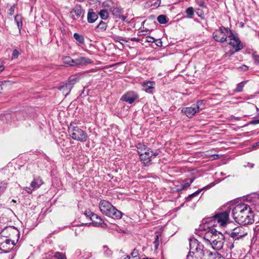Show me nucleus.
Returning a JSON list of instances; mask_svg holds the SVG:
<instances>
[{
	"label": "nucleus",
	"mask_w": 259,
	"mask_h": 259,
	"mask_svg": "<svg viewBox=\"0 0 259 259\" xmlns=\"http://www.w3.org/2000/svg\"><path fill=\"white\" fill-rule=\"evenodd\" d=\"M122 19H123V20H124L125 19V17L124 16H122Z\"/></svg>",
	"instance_id": "338daca9"
},
{
	"label": "nucleus",
	"mask_w": 259,
	"mask_h": 259,
	"mask_svg": "<svg viewBox=\"0 0 259 259\" xmlns=\"http://www.w3.org/2000/svg\"><path fill=\"white\" fill-rule=\"evenodd\" d=\"M210 188V186H209L208 185V186L204 187L202 189H199L198 190L196 191L194 193L189 195L187 197V198H186V200L188 201H191L192 200V198H193L194 197H195V196H197V195H198V194L202 191V190L205 189H207V188Z\"/></svg>",
	"instance_id": "c85d7f7f"
},
{
	"label": "nucleus",
	"mask_w": 259,
	"mask_h": 259,
	"mask_svg": "<svg viewBox=\"0 0 259 259\" xmlns=\"http://www.w3.org/2000/svg\"><path fill=\"white\" fill-rule=\"evenodd\" d=\"M230 211L226 210L225 211L218 213L212 217L205 218L202 220L203 224L199 226V229L200 230H205L206 225L212 226L214 225L215 222L220 224L221 226L226 225L229 220Z\"/></svg>",
	"instance_id": "f03ea898"
},
{
	"label": "nucleus",
	"mask_w": 259,
	"mask_h": 259,
	"mask_svg": "<svg viewBox=\"0 0 259 259\" xmlns=\"http://www.w3.org/2000/svg\"><path fill=\"white\" fill-rule=\"evenodd\" d=\"M212 226H205L206 230L208 231L205 233L203 238L209 243L218 241L219 239H225L224 235L220 232L217 231L215 229L211 228Z\"/></svg>",
	"instance_id": "39448f33"
},
{
	"label": "nucleus",
	"mask_w": 259,
	"mask_h": 259,
	"mask_svg": "<svg viewBox=\"0 0 259 259\" xmlns=\"http://www.w3.org/2000/svg\"><path fill=\"white\" fill-rule=\"evenodd\" d=\"M68 132L73 140L80 142H85L88 138L87 133L79 128L75 122L70 123Z\"/></svg>",
	"instance_id": "20e7f679"
},
{
	"label": "nucleus",
	"mask_w": 259,
	"mask_h": 259,
	"mask_svg": "<svg viewBox=\"0 0 259 259\" xmlns=\"http://www.w3.org/2000/svg\"><path fill=\"white\" fill-rule=\"evenodd\" d=\"M7 186V183L6 182L4 181L0 183V195L4 192Z\"/></svg>",
	"instance_id": "4c0bfd02"
},
{
	"label": "nucleus",
	"mask_w": 259,
	"mask_h": 259,
	"mask_svg": "<svg viewBox=\"0 0 259 259\" xmlns=\"http://www.w3.org/2000/svg\"><path fill=\"white\" fill-rule=\"evenodd\" d=\"M14 11H15V7H14V6H13L11 7L10 8V9L8 10V14L10 16H12L14 13Z\"/></svg>",
	"instance_id": "de8ad7c7"
},
{
	"label": "nucleus",
	"mask_w": 259,
	"mask_h": 259,
	"mask_svg": "<svg viewBox=\"0 0 259 259\" xmlns=\"http://www.w3.org/2000/svg\"><path fill=\"white\" fill-rule=\"evenodd\" d=\"M130 256H128V255L126 256L124 258V259H130Z\"/></svg>",
	"instance_id": "69168bd1"
},
{
	"label": "nucleus",
	"mask_w": 259,
	"mask_h": 259,
	"mask_svg": "<svg viewBox=\"0 0 259 259\" xmlns=\"http://www.w3.org/2000/svg\"><path fill=\"white\" fill-rule=\"evenodd\" d=\"M20 55V53L19 52L16 50V49H15L13 52V53H12V59H17L18 56H19Z\"/></svg>",
	"instance_id": "c03bdc74"
},
{
	"label": "nucleus",
	"mask_w": 259,
	"mask_h": 259,
	"mask_svg": "<svg viewBox=\"0 0 259 259\" xmlns=\"http://www.w3.org/2000/svg\"><path fill=\"white\" fill-rule=\"evenodd\" d=\"M84 13V11L80 5H76L71 11L70 16L73 20H77L80 18V20L83 21L82 19Z\"/></svg>",
	"instance_id": "ddd939ff"
},
{
	"label": "nucleus",
	"mask_w": 259,
	"mask_h": 259,
	"mask_svg": "<svg viewBox=\"0 0 259 259\" xmlns=\"http://www.w3.org/2000/svg\"><path fill=\"white\" fill-rule=\"evenodd\" d=\"M257 146H259V142H258V143H256L254 144L253 145V147H256Z\"/></svg>",
	"instance_id": "0e129e2a"
},
{
	"label": "nucleus",
	"mask_w": 259,
	"mask_h": 259,
	"mask_svg": "<svg viewBox=\"0 0 259 259\" xmlns=\"http://www.w3.org/2000/svg\"><path fill=\"white\" fill-rule=\"evenodd\" d=\"M252 57L254 62L257 64H259V56L255 53H253L252 55Z\"/></svg>",
	"instance_id": "49530a36"
},
{
	"label": "nucleus",
	"mask_w": 259,
	"mask_h": 259,
	"mask_svg": "<svg viewBox=\"0 0 259 259\" xmlns=\"http://www.w3.org/2000/svg\"><path fill=\"white\" fill-rule=\"evenodd\" d=\"M75 254L76 256H79L81 254V250L79 249L76 250Z\"/></svg>",
	"instance_id": "13d9d810"
},
{
	"label": "nucleus",
	"mask_w": 259,
	"mask_h": 259,
	"mask_svg": "<svg viewBox=\"0 0 259 259\" xmlns=\"http://www.w3.org/2000/svg\"><path fill=\"white\" fill-rule=\"evenodd\" d=\"M77 77H76L75 76H72L69 78L67 82L68 83H72V87H73V85L74 84V83L77 81Z\"/></svg>",
	"instance_id": "58836bf2"
},
{
	"label": "nucleus",
	"mask_w": 259,
	"mask_h": 259,
	"mask_svg": "<svg viewBox=\"0 0 259 259\" xmlns=\"http://www.w3.org/2000/svg\"><path fill=\"white\" fill-rule=\"evenodd\" d=\"M91 220L93 221V223L97 226H100L103 223V221L101 217L95 213L93 214L91 216Z\"/></svg>",
	"instance_id": "5701e85b"
},
{
	"label": "nucleus",
	"mask_w": 259,
	"mask_h": 259,
	"mask_svg": "<svg viewBox=\"0 0 259 259\" xmlns=\"http://www.w3.org/2000/svg\"><path fill=\"white\" fill-rule=\"evenodd\" d=\"M245 83H246V81H242V82L238 83L237 85L236 89H235V91L237 92L242 91Z\"/></svg>",
	"instance_id": "e433bc0d"
},
{
	"label": "nucleus",
	"mask_w": 259,
	"mask_h": 259,
	"mask_svg": "<svg viewBox=\"0 0 259 259\" xmlns=\"http://www.w3.org/2000/svg\"><path fill=\"white\" fill-rule=\"evenodd\" d=\"M15 21L17 24L19 32H20L22 27V17L21 15L18 14L16 15L15 17Z\"/></svg>",
	"instance_id": "a878e982"
},
{
	"label": "nucleus",
	"mask_w": 259,
	"mask_h": 259,
	"mask_svg": "<svg viewBox=\"0 0 259 259\" xmlns=\"http://www.w3.org/2000/svg\"><path fill=\"white\" fill-rule=\"evenodd\" d=\"M64 64L70 66H74V60L71 58L70 57H65L63 59Z\"/></svg>",
	"instance_id": "c756f323"
},
{
	"label": "nucleus",
	"mask_w": 259,
	"mask_h": 259,
	"mask_svg": "<svg viewBox=\"0 0 259 259\" xmlns=\"http://www.w3.org/2000/svg\"><path fill=\"white\" fill-rule=\"evenodd\" d=\"M198 111L202 110L204 108L205 104L203 100L198 101L196 104H194Z\"/></svg>",
	"instance_id": "f704fd0d"
},
{
	"label": "nucleus",
	"mask_w": 259,
	"mask_h": 259,
	"mask_svg": "<svg viewBox=\"0 0 259 259\" xmlns=\"http://www.w3.org/2000/svg\"><path fill=\"white\" fill-rule=\"evenodd\" d=\"M102 253L106 257H109L112 255V251L107 246H103L102 247Z\"/></svg>",
	"instance_id": "7c9ffc66"
},
{
	"label": "nucleus",
	"mask_w": 259,
	"mask_h": 259,
	"mask_svg": "<svg viewBox=\"0 0 259 259\" xmlns=\"http://www.w3.org/2000/svg\"><path fill=\"white\" fill-rule=\"evenodd\" d=\"M158 154V152H153L152 151L150 150L149 151L144 152L143 154H141L140 157L141 160L143 162L145 166H149L151 164V162L152 157H156Z\"/></svg>",
	"instance_id": "f8f14e48"
},
{
	"label": "nucleus",
	"mask_w": 259,
	"mask_h": 259,
	"mask_svg": "<svg viewBox=\"0 0 259 259\" xmlns=\"http://www.w3.org/2000/svg\"><path fill=\"white\" fill-rule=\"evenodd\" d=\"M185 13L186 14V17L191 19L193 17L194 12V9L192 7H189L187 8L186 11Z\"/></svg>",
	"instance_id": "2f4dec72"
},
{
	"label": "nucleus",
	"mask_w": 259,
	"mask_h": 259,
	"mask_svg": "<svg viewBox=\"0 0 259 259\" xmlns=\"http://www.w3.org/2000/svg\"><path fill=\"white\" fill-rule=\"evenodd\" d=\"M190 251L188 255L196 256L198 252H201L205 248L204 245L195 238H190L189 240Z\"/></svg>",
	"instance_id": "0eeeda50"
},
{
	"label": "nucleus",
	"mask_w": 259,
	"mask_h": 259,
	"mask_svg": "<svg viewBox=\"0 0 259 259\" xmlns=\"http://www.w3.org/2000/svg\"><path fill=\"white\" fill-rule=\"evenodd\" d=\"M25 190L28 193H31L32 192L33 189L32 188L30 187H25Z\"/></svg>",
	"instance_id": "864d4df0"
},
{
	"label": "nucleus",
	"mask_w": 259,
	"mask_h": 259,
	"mask_svg": "<svg viewBox=\"0 0 259 259\" xmlns=\"http://www.w3.org/2000/svg\"><path fill=\"white\" fill-rule=\"evenodd\" d=\"M138 98V96L136 93L128 92L121 97V100L129 104H132Z\"/></svg>",
	"instance_id": "2eb2a0df"
},
{
	"label": "nucleus",
	"mask_w": 259,
	"mask_h": 259,
	"mask_svg": "<svg viewBox=\"0 0 259 259\" xmlns=\"http://www.w3.org/2000/svg\"><path fill=\"white\" fill-rule=\"evenodd\" d=\"M182 112L184 113L188 117L192 118L196 113L198 112L194 104L191 107L183 108Z\"/></svg>",
	"instance_id": "dca6fc26"
},
{
	"label": "nucleus",
	"mask_w": 259,
	"mask_h": 259,
	"mask_svg": "<svg viewBox=\"0 0 259 259\" xmlns=\"http://www.w3.org/2000/svg\"><path fill=\"white\" fill-rule=\"evenodd\" d=\"M195 2L196 4L201 8H205L206 6L205 5V3L204 1L201 0H195Z\"/></svg>",
	"instance_id": "a19ab883"
},
{
	"label": "nucleus",
	"mask_w": 259,
	"mask_h": 259,
	"mask_svg": "<svg viewBox=\"0 0 259 259\" xmlns=\"http://www.w3.org/2000/svg\"><path fill=\"white\" fill-rule=\"evenodd\" d=\"M196 13L198 17H200L202 19H204V15L203 12L200 10V9H196Z\"/></svg>",
	"instance_id": "ea45409f"
},
{
	"label": "nucleus",
	"mask_w": 259,
	"mask_h": 259,
	"mask_svg": "<svg viewBox=\"0 0 259 259\" xmlns=\"http://www.w3.org/2000/svg\"><path fill=\"white\" fill-rule=\"evenodd\" d=\"M240 69L241 70L245 71L248 70V67L246 65H243L240 67Z\"/></svg>",
	"instance_id": "5fc2aeb1"
},
{
	"label": "nucleus",
	"mask_w": 259,
	"mask_h": 259,
	"mask_svg": "<svg viewBox=\"0 0 259 259\" xmlns=\"http://www.w3.org/2000/svg\"><path fill=\"white\" fill-rule=\"evenodd\" d=\"M154 244H155V247L156 249H157L159 246V239L158 236L156 235L155 241H154Z\"/></svg>",
	"instance_id": "8fccbe9b"
},
{
	"label": "nucleus",
	"mask_w": 259,
	"mask_h": 259,
	"mask_svg": "<svg viewBox=\"0 0 259 259\" xmlns=\"http://www.w3.org/2000/svg\"><path fill=\"white\" fill-rule=\"evenodd\" d=\"M232 36V31L228 28L221 26L219 30H215L213 33V37L215 41L221 42L227 40V38Z\"/></svg>",
	"instance_id": "423d86ee"
},
{
	"label": "nucleus",
	"mask_w": 259,
	"mask_h": 259,
	"mask_svg": "<svg viewBox=\"0 0 259 259\" xmlns=\"http://www.w3.org/2000/svg\"><path fill=\"white\" fill-rule=\"evenodd\" d=\"M131 255L133 258L140 257L139 251L136 248L134 249L131 253Z\"/></svg>",
	"instance_id": "79ce46f5"
},
{
	"label": "nucleus",
	"mask_w": 259,
	"mask_h": 259,
	"mask_svg": "<svg viewBox=\"0 0 259 259\" xmlns=\"http://www.w3.org/2000/svg\"><path fill=\"white\" fill-rule=\"evenodd\" d=\"M230 41L229 44L231 45L235 51L231 52V55H233L235 52H237L243 48V46L241 44V41L237 36H236L232 32V36L229 37Z\"/></svg>",
	"instance_id": "9b49d317"
},
{
	"label": "nucleus",
	"mask_w": 259,
	"mask_h": 259,
	"mask_svg": "<svg viewBox=\"0 0 259 259\" xmlns=\"http://www.w3.org/2000/svg\"><path fill=\"white\" fill-rule=\"evenodd\" d=\"M251 124H256L259 123V119L253 120L250 122Z\"/></svg>",
	"instance_id": "4d7b16f0"
},
{
	"label": "nucleus",
	"mask_w": 259,
	"mask_h": 259,
	"mask_svg": "<svg viewBox=\"0 0 259 259\" xmlns=\"http://www.w3.org/2000/svg\"><path fill=\"white\" fill-rule=\"evenodd\" d=\"M131 40L132 41H139V39L138 38H136V37H132L131 38Z\"/></svg>",
	"instance_id": "052dcab7"
},
{
	"label": "nucleus",
	"mask_w": 259,
	"mask_h": 259,
	"mask_svg": "<svg viewBox=\"0 0 259 259\" xmlns=\"http://www.w3.org/2000/svg\"><path fill=\"white\" fill-rule=\"evenodd\" d=\"M138 152L139 155H141V154H143L144 152L149 151L151 150L150 148L147 147L145 145L142 144H139L137 146Z\"/></svg>",
	"instance_id": "bb28decb"
},
{
	"label": "nucleus",
	"mask_w": 259,
	"mask_h": 259,
	"mask_svg": "<svg viewBox=\"0 0 259 259\" xmlns=\"http://www.w3.org/2000/svg\"><path fill=\"white\" fill-rule=\"evenodd\" d=\"M99 208L103 214L109 217L114 219H119L122 217V212L105 200L100 202Z\"/></svg>",
	"instance_id": "7ed1b4c3"
},
{
	"label": "nucleus",
	"mask_w": 259,
	"mask_h": 259,
	"mask_svg": "<svg viewBox=\"0 0 259 259\" xmlns=\"http://www.w3.org/2000/svg\"><path fill=\"white\" fill-rule=\"evenodd\" d=\"M99 15L102 19L104 20L107 19L109 17V14L106 10H101L99 12Z\"/></svg>",
	"instance_id": "c9c22d12"
},
{
	"label": "nucleus",
	"mask_w": 259,
	"mask_h": 259,
	"mask_svg": "<svg viewBox=\"0 0 259 259\" xmlns=\"http://www.w3.org/2000/svg\"><path fill=\"white\" fill-rule=\"evenodd\" d=\"M157 20L159 23L162 24H166L167 22L166 16L164 15H160L158 16Z\"/></svg>",
	"instance_id": "72a5a7b5"
},
{
	"label": "nucleus",
	"mask_w": 259,
	"mask_h": 259,
	"mask_svg": "<svg viewBox=\"0 0 259 259\" xmlns=\"http://www.w3.org/2000/svg\"><path fill=\"white\" fill-rule=\"evenodd\" d=\"M224 239H219L218 241H215L213 242L210 243L213 249L216 250H220L223 248L224 243Z\"/></svg>",
	"instance_id": "412c9836"
},
{
	"label": "nucleus",
	"mask_w": 259,
	"mask_h": 259,
	"mask_svg": "<svg viewBox=\"0 0 259 259\" xmlns=\"http://www.w3.org/2000/svg\"><path fill=\"white\" fill-rule=\"evenodd\" d=\"M155 82L152 81H149L143 84L144 90L147 93H151L152 89L154 88Z\"/></svg>",
	"instance_id": "4be33fe9"
},
{
	"label": "nucleus",
	"mask_w": 259,
	"mask_h": 259,
	"mask_svg": "<svg viewBox=\"0 0 259 259\" xmlns=\"http://www.w3.org/2000/svg\"><path fill=\"white\" fill-rule=\"evenodd\" d=\"M98 18V15L94 12L93 9H90L88 12L87 19L90 23L95 22Z\"/></svg>",
	"instance_id": "6ab92c4d"
},
{
	"label": "nucleus",
	"mask_w": 259,
	"mask_h": 259,
	"mask_svg": "<svg viewBox=\"0 0 259 259\" xmlns=\"http://www.w3.org/2000/svg\"><path fill=\"white\" fill-rule=\"evenodd\" d=\"M17 237V242L19 238V231L14 227L8 226L5 228L0 233V237L3 238H12Z\"/></svg>",
	"instance_id": "9d476101"
},
{
	"label": "nucleus",
	"mask_w": 259,
	"mask_h": 259,
	"mask_svg": "<svg viewBox=\"0 0 259 259\" xmlns=\"http://www.w3.org/2000/svg\"><path fill=\"white\" fill-rule=\"evenodd\" d=\"M92 63L91 59L81 57L74 60V66L77 65H84Z\"/></svg>",
	"instance_id": "a211bd4d"
},
{
	"label": "nucleus",
	"mask_w": 259,
	"mask_h": 259,
	"mask_svg": "<svg viewBox=\"0 0 259 259\" xmlns=\"http://www.w3.org/2000/svg\"><path fill=\"white\" fill-rule=\"evenodd\" d=\"M94 213L91 211L90 210H86L84 213V215H86L87 217H89L91 219V216Z\"/></svg>",
	"instance_id": "09e8293b"
},
{
	"label": "nucleus",
	"mask_w": 259,
	"mask_h": 259,
	"mask_svg": "<svg viewBox=\"0 0 259 259\" xmlns=\"http://www.w3.org/2000/svg\"><path fill=\"white\" fill-rule=\"evenodd\" d=\"M232 215L236 222L242 226L251 224L254 221L253 211L245 203L236 205L232 209Z\"/></svg>",
	"instance_id": "f257e3e1"
},
{
	"label": "nucleus",
	"mask_w": 259,
	"mask_h": 259,
	"mask_svg": "<svg viewBox=\"0 0 259 259\" xmlns=\"http://www.w3.org/2000/svg\"><path fill=\"white\" fill-rule=\"evenodd\" d=\"M16 242L12 238L0 237V250L4 252H10L16 245Z\"/></svg>",
	"instance_id": "1a4fd4ad"
},
{
	"label": "nucleus",
	"mask_w": 259,
	"mask_h": 259,
	"mask_svg": "<svg viewBox=\"0 0 259 259\" xmlns=\"http://www.w3.org/2000/svg\"><path fill=\"white\" fill-rule=\"evenodd\" d=\"M228 248L231 250L234 247V242H230L227 246Z\"/></svg>",
	"instance_id": "3c124183"
},
{
	"label": "nucleus",
	"mask_w": 259,
	"mask_h": 259,
	"mask_svg": "<svg viewBox=\"0 0 259 259\" xmlns=\"http://www.w3.org/2000/svg\"><path fill=\"white\" fill-rule=\"evenodd\" d=\"M219 253L217 252H211V255H210V257H209V259H215L217 257V254H218Z\"/></svg>",
	"instance_id": "603ef678"
},
{
	"label": "nucleus",
	"mask_w": 259,
	"mask_h": 259,
	"mask_svg": "<svg viewBox=\"0 0 259 259\" xmlns=\"http://www.w3.org/2000/svg\"><path fill=\"white\" fill-rule=\"evenodd\" d=\"M107 25L106 23L103 21H101L99 24L97 25L96 28V31L97 32H103L106 30Z\"/></svg>",
	"instance_id": "cd10ccee"
},
{
	"label": "nucleus",
	"mask_w": 259,
	"mask_h": 259,
	"mask_svg": "<svg viewBox=\"0 0 259 259\" xmlns=\"http://www.w3.org/2000/svg\"><path fill=\"white\" fill-rule=\"evenodd\" d=\"M155 39L150 36H147L146 37V41L148 42H154L155 41Z\"/></svg>",
	"instance_id": "a18cd8bd"
},
{
	"label": "nucleus",
	"mask_w": 259,
	"mask_h": 259,
	"mask_svg": "<svg viewBox=\"0 0 259 259\" xmlns=\"http://www.w3.org/2000/svg\"><path fill=\"white\" fill-rule=\"evenodd\" d=\"M54 257L58 259H64V256L63 253L59 252H56L54 255Z\"/></svg>",
	"instance_id": "37998d69"
},
{
	"label": "nucleus",
	"mask_w": 259,
	"mask_h": 259,
	"mask_svg": "<svg viewBox=\"0 0 259 259\" xmlns=\"http://www.w3.org/2000/svg\"><path fill=\"white\" fill-rule=\"evenodd\" d=\"M226 233L234 241L239 240L247 234L245 229L241 226H238L233 229L226 231Z\"/></svg>",
	"instance_id": "6e6552de"
},
{
	"label": "nucleus",
	"mask_w": 259,
	"mask_h": 259,
	"mask_svg": "<svg viewBox=\"0 0 259 259\" xmlns=\"http://www.w3.org/2000/svg\"><path fill=\"white\" fill-rule=\"evenodd\" d=\"M160 4H161V0H157L154 4V6H157V7H159L160 6Z\"/></svg>",
	"instance_id": "6e6d98bb"
},
{
	"label": "nucleus",
	"mask_w": 259,
	"mask_h": 259,
	"mask_svg": "<svg viewBox=\"0 0 259 259\" xmlns=\"http://www.w3.org/2000/svg\"><path fill=\"white\" fill-rule=\"evenodd\" d=\"M74 39L80 44H83L84 42V37L82 35H80L77 33H75L73 34Z\"/></svg>",
	"instance_id": "473e14b6"
},
{
	"label": "nucleus",
	"mask_w": 259,
	"mask_h": 259,
	"mask_svg": "<svg viewBox=\"0 0 259 259\" xmlns=\"http://www.w3.org/2000/svg\"><path fill=\"white\" fill-rule=\"evenodd\" d=\"M195 180V178H192L189 179H185L183 183L181 184L182 188L180 189V190H183L190 186V185Z\"/></svg>",
	"instance_id": "b1692460"
},
{
	"label": "nucleus",
	"mask_w": 259,
	"mask_h": 259,
	"mask_svg": "<svg viewBox=\"0 0 259 259\" xmlns=\"http://www.w3.org/2000/svg\"><path fill=\"white\" fill-rule=\"evenodd\" d=\"M210 255H211V251L204 248L201 252H197L196 256L187 255V259H209Z\"/></svg>",
	"instance_id": "4468645a"
},
{
	"label": "nucleus",
	"mask_w": 259,
	"mask_h": 259,
	"mask_svg": "<svg viewBox=\"0 0 259 259\" xmlns=\"http://www.w3.org/2000/svg\"><path fill=\"white\" fill-rule=\"evenodd\" d=\"M133 259H142V258H141L140 257H138L137 258V257H134V258H133Z\"/></svg>",
	"instance_id": "774afa93"
},
{
	"label": "nucleus",
	"mask_w": 259,
	"mask_h": 259,
	"mask_svg": "<svg viewBox=\"0 0 259 259\" xmlns=\"http://www.w3.org/2000/svg\"><path fill=\"white\" fill-rule=\"evenodd\" d=\"M72 87V83L66 82L60 85L59 89L62 91V93L66 96L69 93Z\"/></svg>",
	"instance_id": "aec40b11"
},
{
	"label": "nucleus",
	"mask_w": 259,
	"mask_h": 259,
	"mask_svg": "<svg viewBox=\"0 0 259 259\" xmlns=\"http://www.w3.org/2000/svg\"><path fill=\"white\" fill-rule=\"evenodd\" d=\"M112 14L116 18H121V15L122 13V10L120 8L113 7L111 9Z\"/></svg>",
	"instance_id": "393cba45"
},
{
	"label": "nucleus",
	"mask_w": 259,
	"mask_h": 259,
	"mask_svg": "<svg viewBox=\"0 0 259 259\" xmlns=\"http://www.w3.org/2000/svg\"><path fill=\"white\" fill-rule=\"evenodd\" d=\"M157 42L156 44L158 47L162 46V41L160 39L157 40Z\"/></svg>",
	"instance_id": "bf43d9fd"
},
{
	"label": "nucleus",
	"mask_w": 259,
	"mask_h": 259,
	"mask_svg": "<svg viewBox=\"0 0 259 259\" xmlns=\"http://www.w3.org/2000/svg\"><path fill=\"white\" fill-rule=\"evenodd\" d=\"M217 257L215 259H225L224 257H223V256H222L220 254H217Z\"/></svg>",
	"instance_id": "680f3d73"
},
{
	"label": "nucleus",
	"mask_w": 259,
	"mask_h": 259,
	"mask_svg": "<svg viewBox=\"0 0 259 259\" xmlns=\"http://www.w3.org/2000/svg\"><path fill=\"white\" fill-rule=\"evenodd\" d=\"M5 69V66L3 65H0V73Z\"/></svg>",
	"instance_id": "e2e57ef3"
},
{
	"label": "nucleus",
	"mask_w": 259,
	"mask_h": 259,
	"mask_svg": "<svg viewBox=\"0 0 259 259\" xmlns=\"http://www.w3.org/2000/svg\"><path fill=\"white\" fill-rule=\"evenodd\" d=\"M43 184L44 182L39 177H37L34 178L32 181L31 182L30 187L32 188L33 190H37Z\"/></svg>",
	"instance_id": "f3484780"
}]
</instances>
